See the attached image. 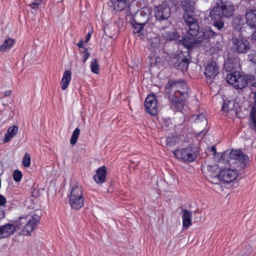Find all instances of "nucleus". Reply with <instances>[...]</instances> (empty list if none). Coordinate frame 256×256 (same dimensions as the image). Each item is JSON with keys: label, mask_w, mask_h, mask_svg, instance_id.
<instances>
[{"label": "nucleus", "mask_w": 256, "mask_h": 256, "mask_svg": "<svg viewBox=\"0 0 256 256\" xmlns=\"http://www.w3.org/2000/svg\"><path fill=\"white\" fill-rule=\"evenodd\" d=\"M180 7L185 12L183 19L188 27L186 35L180 40L184 46L189 50L192 48H198L204 42L210 40H216V44L222 40V35L220 32H214L208 26L200 28L196 20L190 14L194 12L195 2L194 0H182Z\"/></svg>", "instance_id": "f257e3e1"}, {"label": "nucleus", "mask_w": 256, "mask_h": 256, "mask_svg": "<svg viewBox=\"0 0 256 256\" xmlns=\"http://www.w3.org/2000/svg\"><path fill=\"white\" fill-rule=\"evenodd\" d=\"M165 94L168 96L171 104L177 111L183 108V103L190 94V89L184 80L168 79L164 86Z\"/></svg>", "instance_id": "f03ea898"}, {"label": "nucleus", "mask_w": 256, "mask_h": 256, "mask_svg": "<svg viewBox=\"0 0 256 256\" xmlns=\"http://www.w3.org/2000/svg\"><path fill=\"white\" fill-rule=\"evenodd\" d=\"M235 8L233 4L226 0H220L210 10V16L213 22V26L218 30H222L224 26V19L232 16Z\"/></svg>", "instance_id": "7ed1b4c3"}, {"label": "nucleus", "mask_w": 256, "mask_h": 256, "mask_svg": "<svg viewBox=\"0 0 256 256\" xmlns=\"http://www.w3.org/2000/svg\"><path fill=\"white\" fill-rule=\"evenodd\" d=\"M221 160L236 169L237 171H242L246 166L249 158L240 150H228L221 154Z\"/></svg>", "instance_id": "20e7f679"}, {"label": "nucleus", "mask_w": 256, "mask_h": 256, "mask_svg": "<svg viewBox=\"0 0 256 256\" xmlns=\"http://www.w3.org/2000/svg\"><path fill=\"white\" fill-rule=\"evenodd\" d=\"M226 79L230 84L237 90L245 88L248 84L250 86L254 87L252 84L256 82L254 75L246 74L236 70L227 74Z\"/></svg>", "instance_id": "39448f33"}, {"label": "nucleus", "mask_w": 256, "mask_h": 256, "mask_svg": "<svg viewBox=\"0 0 256 256\" xmlns=\"http://www.w3.org/2000/svg\"><path fill=\"white\" fill-rule=\"evenodd\" d=\"M186 48V46H184ZM188 49L186 51H182L180 52L171 56L170 62L173 66L178 70L184 72L187 70L189 64L192 62L190 50L193 49Z\"/></svg>", "instance_id": "423d86ee"}, {"label": "nucleus", "mask_w": 256, "mask_h": 256, "mask_svg": "<svg viewBox=\"0 0 256 256\" xmlns=\"http://www.w3.org/2000/svg\"><path fill=\"white\" fill-rule=\"evenodd\" d=\"M173 154L177 158L184 162H191L197 158L199 150L197 146L190 145L184 148L176 149Z\"/></svg>", "instance_id": "0eeeda50"}, {"label": "nucleus", "mask_w": 256, "mask_h": 256, "mask_svg": "<svg viewBox=\"0 0 256 256\" xmlns=\"http://www.w3.org/2000/svg\"><path fill=\"white\" fill-rule=\"evenodd\" d=\"M84 200L82 188L77 185L74 186L68 196V202L70 206L74 210H78L83 206Z\"/></svg>", "instance_id": "6e6552de"}, {"label": "nucleus", "mask_w": 256, "mask_h": 256, "mask_svg": "<svg viewBox=\"0 0 256 256\" xmlns=\"http://www.w3.org/2000/svg\"><path fill=\"white\" fill-rule=\"evenodd\" d=\"M230 50L238 54H245L250 48L249 42L240 36H234L230 39Z\"/></svg>", "instance_id": "1a4fd4ad"}, {"label": "nucleus", "mask_w": 256, "mask_h": 256, "mask_svg": "<svg viewBox=\"0 0 256 256\" xmlns=\"http://www.w3.org/2000/svg\"><path fill=\"white\" fill-rule=\"evenodd\" d=\"M154 16L158 21L164 20L170 18L171 14L170 8L166 2L154 8Z\"/></svg>", "instance_id": "9d476101"}, {"label": "nucleus", "mask_w": 256, "mask_h": 256, "mask_svg": "<svg viewBox=\"0 0 256 256\" xmlns=\"http://www.w3.org/2000/svg\"><path fill=\"white\" fill-rule=\"evenodd\" d=\"M40 216L34 214L29 218L28 223L24 225V228L20 232L21 235L31 236V233L37 228L36 225L40 222Z\"/></svg>", "instance_id": "9b49d317"}, {"label": "nucleus", "mask_w": 256, "mask_h": 256, "mask_svg": "<svg viewBox=\"0 0 256 256\" xmlns=\"http://www.w3.org/2000/svg\"><path fill=\"white\" fill-rule=\"evenodd\" d=\"M237 171L236 169L234 170L230 168H224L219 170V180L223 181L226 183L230 182H231L236 180L240 174Z\"/></svg>", "instance_id": "f8f14e48"}, {"label": "nucleus", "mask_w": 256, "mask_h": 256, "mask_svg": "<svg viewBox=\"0 0 256 256\" xmlns=\"http://www.w3.org/2000/svg\"><path fill=\"white\" fill-rule=\"evenodd\" d=\"M144 106L146 111L152 116H155L158 113V103L155 94H148L145 100Z\"/></svg>", "instance_id": "ddd939ff"}, {"label": "nucleus", "mask_w": 256, "mask_h": 256, "mask_svg": "<svg viewBox=\"0 0 256 256\" xmlns=\"http://www.w3.org/2000/svg\"><path fill=\"white\" fill-rule=\"evenodd\" d=\"M240 64V59L234 54L228 53L227 58L224 64V69L230 72L234 70Z\"/></svg>", "instance_id": "4468645a"}, {"label": "nucleus", "mask_w": 256, "mask_h": 256, "mask_svg": "<svg viewBox=\"0 0 256 256\" xmlns=\"http://www.w3.org/2000/svg\"><path fill=\"white\" fill-rule=\"evenodd\" d=\"M219 72V66L216 62L212 60L206 66L204 74L206 77L208 79L210 82Z\"/></svg>", "instance_id": "2eb2a0df"}, {"label": "nucleus", "mask_w": 256, "mask_h": 256, "mask_svg": "<svg viewBox=\"0 0 256 256\" xmlns=\"http://www.w3.org/2000/svg\"><path fill=\"white\" fill-rule=\"evenodd\" d=\"M245 18L248 26L252 28L256 29V8L246 10Z\"/></svg>", "instance_id": "dca6fc26"}, {"label": "nucleus", "mask_w": 256, "mask_h": 256, "mask_svg": "<svg viewBox=\"0 0 256 256\" xmlns=\"http://www.w3.org/2000/svg\"><path fill=\"white\" fill-rule=\"evenodd\" d=\"M16 231V226L12 224H7L0 226V239L10 236Z\"/></svg>", "instance_id": "f3484780"}, {"label": "nucleus", "mask_w": 256, "mask_h": 256, "mask_svg": "<svg viewBox=\"0 0 256 256\" xmlns=\"http://www.w3.org/2000/svg\"><path fill=\"white\" fill-rule=\"evenodd\" d=\"M107 169L105 166L100 167L93 176L94 180L97 184H102L106 180Z\"/></svg>", "instance_id": "a211bd4d"}, {"label": "nucleus", "mask_w": 256, "mask_h": 256, "mask_svg": "<svg viewBox=\"0 0 256 256\" xmlns=\"http://www.w3.org/2000/svg\"><path fill=\"white\" fill-rule=\"evenodd\" d=\"M186 35V34H184L181 36V32H180L174 30L170 32H166L163 36L167 41L178 40V44L184 46L182 43H180L179 42L180 40L182 39V37Z\"/></svg>", "instance_id": "6ab92c4d"}, {"label": "nucleus", "mask_w": 256, "mask_h": 256, "mask_svg": "<svg viewBox=\"0 0 256 256\" xmlns=\"http://www.w3.org/2000/svg\"><path fill=\"white\" fill-rule=\"evenodd\" d=\"M129 2L130 0H111V7L116 11L120 12L128 6Z\"/></svg>", "instance_id": "aec40b11"}, {"label": "nucleus", "mask_w": 256, "mask_h": 256, "mask_svg": "<svg viewBox=\"0 0 256 256\" xmlns=\"http://www.w3.org/2000/svg\"><path fill=\"white\" fill-rule=\"evenodd\" d=\"M181 212L182 213L183 228H188L192 225V212L190 210L182 209Z\"/></svg>", "instance_id": "412c9836"}, {"label": "nucleus", "mask_w": 256, "mask_h": 256, "mask_svg": "<svg viewBox=\"0 0 256 256\" xmlns=\"http://www.w3.org/2000/svg\"><path fill=\"white\" fill-rule=\"evenodd\" d=\"M207 170V175L210 178H218L219 176L218 175L219 174V168L217 164L208 166Z\"/></svg>", "instance_id": "4be33fe9"}, {"label": "nucleus", "mask_w": 256, "mask_h": 256, "mask_svg": "<svg viewBox=\"0 0 256 256\" xmlns=\"http://www.w3.org/2000/svg\"><path fill=\"white\" fill-rule=\"evenodd\" d=\"M131 24L134 28V33L137 34V36H139L141 40H144L147 37V34L143 32L144 26L140 25L136 22H131Z\"/></svg>", "instance_id": "5701e85b"}, {"label": "nucleus", "mask_w": 256, "mask_h": 256, "mask_svg": "<svg viewBox=\"0 0 256 256\" xmlns=\"http://www.w3.org/2000/svg\"><path fill=\"white\" fill-rule=\"evenodd\" d=\"M18 130V128L16 126H10L5 134L4 142H10L11 138L17 134Z\"/></svg>", "instance_id": "b1692460"}, {"label": "nucleus", "mask_w": 256, "mask_h": 256, "mask_svg": "<svg viewBox=\"0 0 256 256\" xmlns=\"http://www.w3.org/2000/svg\"><path fill=\"white\" fill-rule=\"evenodd\" d=\"M71 74L72 72L69 70H66L64 72L61 80V88L62 90H65L68 88L71 80Z\"/></svg>", "instance_id": "393cba45"}, {"label": "nucleus", "mask_w": 256, "mask_h": 256, "mask_svg": "<svg viewBox=\"0 0 256 256\" xmlns=\"http://www.w3.org/2000/svg\"><path fill=\"white\" fill-rule=\"evenodd\" d=\"M148 20V16L145 14H142L141 12L140 14H137L132 20L130 22H136L140 25L145 26Z\"/></svg>", "instance_id": "a878e982"}, {"label": "nucleus", "mask_w": 256, "mask_h": 256, "mask_svg": "<svg viewBox=\"0 0 256 256\" xmlns=\"http://www.w3.org/2000/svg\"><path fill=\"white\" fill-rule=\"evenodd\" d=\"M244 24V20L241 16H236L233 18L232 25L236 30H241Z\"/></svg>", "instance_id": "bb28decb"}, {"label": "nucleus", "mask_w": 256, "mask_h": 256, "mask_svg": "<svg viewBox=\"0 0 256 256\" xmlns=\"http://www.w3.org/2000/svg\"><path fill=\"white\" fill-rule=\"evenodd\" d=\"M15 40L10 38L6 39L2 44L0 46V51L1 52H6L11 48L14 44Z\"/></svg>", "instance_id": "cd10ccee"}, {"label": "nucleus", "mask_w": 256, "mask_h": 256, "mask_svg": "<svg viewBox=\"0 0 256 256\" xmlns=\"http://www.w3.org/2000/svg\"><path fill=\"white\" fill-rule=\"evenodd\" d=\"M250 126L252 130H256V106H252L250 114Z\"/></svg>", "instance_id": "c85d7f7f"}, {"label": "nucleus", "mask_w": 256, "mask_h": 256, "mask_svg": "<svg viewBox=\"0 0 256 256\" xmlns=\"http://www.w3.org/2000/svg\"><path fill=\"white\" fill-rule=\"evenodd\" d=\"M148 42L151 48L154 50L160 46V38L158 37L152 38H148Z\"/></svg>", "instance_id": "c756f323"}, {"label": "nucleus", "mask_w": 256, "mask_h": 256, "mask_svg": "<svg viewBox=\"0 0 256 256\" xmlns=\"http://www.w3.org/2000/svg\"><path fill=\"white\" fill-rule=\"evenodd\" d=\"M235 104V102L233 101L228 100L227 102H225L224 100V104L222 108V110L228 112L232 109Z\"/></svg>", "instance_id": "7c9ffc66"}, {"label": "nucleus", "mask_w": 256, "mask_h": 256, "mask_svg": "<svg viewBox=\"0 0 256 256\" xmlns=\"http://www.w3.org/2000/svg\"><path fill=\"white\" fill-rule=\"evenodd\" d=\"M80 134V128H76L74 130L70 140V143L72 145H74L76 143Z\"/></svg>", "instance_id": "2f4dec72"}, {"label": "nucleus", "mask_w": 256, "mask_h": 256, "mask_svg": "<svg viewBox=\"0 0 256 256\" xmlns=\"http://www.w3.org/2000/svg\"><path fill=\"white\" fill-rule=\"evenodd\" d=\"M90 68L92 72L98 74L99 72V65L98 64V60L94 59V61L91 62Z\"/></svg>", "instance_id": "473e14b6"}, {"label": "nucleus", "mask_w": 256, "mask_h": 256, "mask_svg": "<svg viewBox=\"0 0 256 256\" xmlns=\"http://www.w3.org/2000/svg\"><path fill=\"white\" fill-rule=\"evenodd\" d=\"M22 176V172L20 170H14L13 173V178L16 182H19L21 180Z\"/></svg>", "instance_id": "72a5a7b5"}, {"label": "nucleus", "mask_w": 256, "mask_h": 256, "mask_svg": "<svg viewBox=\"0 0 256 256\" xmlns=\"http://www.w3.org/2000/svg\"><path fill=\"white\" fill-rule=\"evenodd\" d=\"M22 164L24 167H29L30 164V157L28 154H26L22 160Z\"/></svg>", "instance_id": "f704fd0d"}, {"label": "nucleus", "mask_w": 256, "mask_h": 256, "mask_svg": "<svg viewBox=\"0 0 256 256\" xmlns=\"http://www.w3.org/2000/svg\"><path fill=\"white\" fill-rule=\"evenodd\" d=\"M83 54L82 62L85 63L88 58L90 56V52L88 51V49L86 48H84V50L80 52Z\"/></svg>", "instance_id": "c9c22d12"}, {"label": "nucleus", "mask_w": 256, "mask_h": 256, "mask_svg": "<svg viewBox=\"0 0 256 256\" xmlns=\"http://www.w3.org/2000/svg\"><path fill=\"white\" fill-rule=\"evenodd\" d=\"M163 127L166 130H169L172 128V124L170 118H166L164 120Z\"/></svg>", "instance_id": "e433bc0d"}, {"label": "nucleus", "mask_w": 256, "mask_h": 256, "mask_svg": "<svg viewBox=\"0 0 256 256\" xmlns=\"http://www.w3.org/2000/svg\"><path fill=\"white\" fill-rule=\"evenodd\" d=\"M248 60L252 63L256 64V50H252L248 55Z\"/></svg>", "instance_id": "4c0bfd02"}, {"label": "nucleus", "mask_w": 256, "mask_h": 256, "mask_svg": "<svg viewBox=\"0 0 256 256\" xmlns=\"http://www.w3.org/2000/svg\"><path fill=\"white\" fill-rule=\"evenodd\" d=\"M212 152L213 156H216V151L215 146H212L210 148H207L206 150V153L207 154H210V153Z\"/></svg>", "instance_id": "58836bf2"}, {"label": "nucleus", "mask_w": 256, "mask_h": 256, "mask_svg": "<svg viewBox=\"0 0 256 256\" xmlns=\"http://www.w3.org/2000/svg\"><path fill=\"white\" fill-rule=\"evenodd\" d=\"M30 216H22L19 218L20 222H22L24 225H26L28 222V221L29 220V218Z\"/></svg>", "instance_id": "ea45409f"}, {"label": "nucleus", "mask_w": 256, "mask_h": 256, "mask_svg": "<svg viewBox=\"0 0 256 256\" xmlns=\"http://www.w3.org/2000/svg\"><path fill=\"white\" fill-rule=\"evenodd\" d=\"M16 230V229H22L24 228V225L22 222H20V220H18V221L16 222L15 223Z\"/></svg>", "instance_id": "a19ab883"}, {"label": "nucleus", "mask_w": 256, "mask_h": 256, "mask_svg": "<svg viewBox=\"0 0 256 256\" xmlns=\"http://www.w3.org/2000/svg\"><path fill=\"white\" fill-rule=\"evenodd\" d=\"M6 198L0 194V206H4L6 204Z\"/></svg>", "instance_id": "79ce46f5"}, {"label": "nucleus", "mask_w": 256, "mask_h": 256, "mask_svg": "<svg viewBox=\"0 0 256 256\" xmlns=\"http://www.w3.org/2000/svg\"><path fill=\"white\" fill-rule=\"evenodd\" d=\"M31 8L34 10H37L40 8V6L38 3L36 2H32L30 4Z\"/></svg>", "instance_id": "37998d69"}, {"label": "nucleus", "mask_w": 256, "mask_h": 256, "mask_svg": "<svg viewBox=\"0 0 256 256\" xmlns=\"http://www.w3.org/2000/svg\"><path fill=\"white\" fill-rule=\"evenodd\" d=\"M251 40L254 43H256V30H255L252 34Z\"/></svg>", "instance_id": "c03bdc74"}, {"label": "nucleus", "mask_w": 256, "mask_h": 256, "mask_svg": "<svg viewBox=\"0 0 256 256\" xmlns=\"http://www.w3.org/2000/svg\"><path fill=\"white\" fill-rule=\"evenodd\" d=\"M5 216V212L4 210L2 208H0V220L4 218Z\"/></svg>", "instance_id": "a18cd8bd"}, {"label": "nucleus", "mask_w": 256, "mask_h": 256, "mask_svg": "<svg viewBox=\"0 0 256 256\" xmlns=\"http://www.w3.org/2000/svg\"><path fill=\"white\" fill-rule=\"evenodd\" d=\"M91 35H92V32H88L87 34H86V40H85V42H87L89 41L90 37H91Z\"/></svg>", "instance_id": "49530a36"}, {"label": "nucleus", "mask_w": 256, "mask_h": 256, "mask_svg": "<svg viewBox=\"0 0 256 256\" xmlns=\"http://www.w3.org/2000/svg\"><path fill=\"white\" fill-rule=\"evenodd\" d=\"M84 42L82 40H80L79 42L78 43L77 46L79 48H84Z\"/></svg>", "instance_id": "de8ad7c7"}, {"label": "nucleus", "mask_w": 256, "mask_h": 256, "mask_svg": "<svg viewBox=\"0 0 256 256\" xmlns=\"http://www.w3.org/2000/svg\"><path fill=\"white\" fill-rule=\"evenodd\" d=\"M172 139H173L172 138L168 137L166 140V143L168 144H172L173 143Z\"/></svg>", "instance_id": "09e8293b"}, {"label": "nucleus", "mask_w": 256, "mask_h": 256, "mask_svg": "<svg viewBox=\"0 0 256 256\" xmlns=\"http://www.w3.org/2000/svg\"><path fill=\"white\" fill-rule=\"evenodd\" d=\"M12 94V90H8L4 92V96L6 97L10 96Z\"/></svg>", "instance_id": "8fccbe9b"}, {"label": "nucleus", "mask_w": 256, "mask_h": 256, "mask_svg": "<svg viewBox=\"0 0 256 256\" xmlns=\"http://www.w3.org/2000/svg\"><path fill=\"white\" fill-rule=\"evenodd\" d=\"M34 2H36V3H38V5L40 6L41 3L43 2L44 0H34Z\"/></svg>", "instance_id": "3c124183"}, {"label": "nucleus", "mask_w": 256, "mask_h": 256, "mask_svg": "<svg viewBox=\"0 0 256 256\" xmlns=\"http://www.w3.org/2000/svg\"><path fill=\"white\" fill-rule=\"evenodd\" d=\"M252 86H254L255 88H256V82H254V84H252Z\"/></svg>", "instance_id": "603ef678"}, {"label": "nucleus", "mask_w": 256, "mask_h": 256, "mask_svg": "<svg viewBox=\"0 0 256 256\" xmlns=\"http://www.w3.org/2000/svg\"><path fill=\"white\" fill-rule=\"evenodd\" d=\"M256 131V130H255Z\"/></svg>", "instance_id": "864d4df0"}]
</instances>
